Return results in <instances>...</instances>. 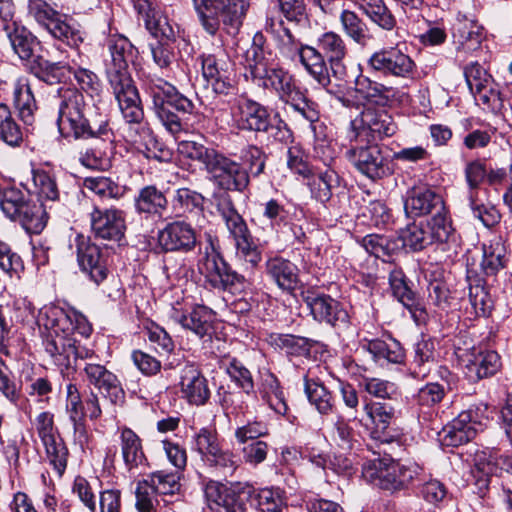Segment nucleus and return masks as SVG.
Listing matches in <instances>:
<instances>
[{"label": "nucleus", "mask_w": 512, "mask_h": 512, "mask_svg": "<svg viewBox=\"0 0 512 512\" xmlns=\"http://www.w3.org/2000/svg\"><path fill=\"white\" fill-rule=\"evenodd\" d=\"M69 73L81 90L75 87L58 89L57 126L63 137L75 139H100L104 144L113 142L114 133L106 103L99 96L101 82L92 70L72 61Z\"/></svg>", "instance_id": "f257e3e1"}, {"label": "nucleus", "mask_w": 512, "mask_h": 512, "mask_svg": "<svg viewBox=\"0 0 512 512\" xmlns=\"http://www.w3.org/2000/svg\"><path fill=\"white\" fill-rule=\"evenodd\" d=\"M37 321L40 326H44L49 331L45 351L63 373L64 370L72 367L77 344L66 310L54 305L45 306L39 310Z\"/></svg>", "instance_id": "f03ea898"}, {"label": "nucleus", "mask_w": 512, "mask_h": 512, "mask_svg": "<svg viewBox=\"0 0 512 512\" xmlns=\"http://www.w3.org/2000/svg\"><path fill=\"white\" fill-rule=\"evenodd\" d=\"M347 138L349 146L345 156L361 174L371 180L382 179L391 174L389 160L378 144L367 139V130L355 129L352 124Z\"/></svg>", "instance_id": "7ed1b4c3"}, {"label": "nucleus", "mask_w": 512, "mask_h": 512, "mask_svg": "<svg viewBox=\"0 0 512 512\" xmlns=\"http://www.w3.org/2000/svg\"><path fill=\"white\" fill-rule=\"evenodd\" d=\"M0 207L7 218L18 222L29 234L45 228L48 215L43 204L34 201L28 191L11 186L0 190Z\"/></svg>", "instance_id": "20e7f679"}, {"label": "nucleus", "mask_w": 512, "mask_h": 512, "mask_svg": "<svg viewBox=\"0 0 512 512\" xmlns=\"http://www.w3.org/2000/svg\"><path fill=\"white\" fill-rule=\"evenodd\" d=\"M208 245L200 254L197 262L198 272L205 283L218 291L236 292L245 287V276L231 268L219 251L217 241L207 236Z\"/></svg>", "instance_id": "39448f33"}, {"label": "nucleus", "mask_w": 512, "mask_h": 512, "mask_svg": "<svg viewBox=\"0 0 512 512\" xmlns=\"http://www.w3.org/2000/svg\"><path fill=\"white\" fill-rule=\"evenodd\" d=\"M107 47L111 59L106 62V76L114 96L137 91L128 72V63L136 57V48L123 35H111Z\"/></svg>", "instance_id": "423d86ee"}, {"label": "nucleus", "mask_w": 512, "mask_h": 512, "mask_svg": "<svg viewBox=\"0 0 512 512\" xmlns=\"http://www.w3.org/2000/svg\"><path fill=\"white\" fill-rule=\"evenodd\" d=\"M122 117L128 124L126 137L133 144L144 145L147 158L161 159L149 144L157 145L148 124L144 121V111L139 92L133 91L115 96Z\"/></svg>", "instance_id": "0eeeda50"}, {"label": "nucleus", "mask_w": 512, "mask_h": 512, "mask_svg": "<svg viewBox=\"0 0 512 512\" xmlns=\"http://www.w3.org/2000/svg\"><path fill=\"white\" fill-rule=\"evenodd\" d=\"M415 464H402L394 460L375 459L363 467V477L381 489L397 491L406 488L419 474Z\"/></svg>", "instance_id": "6e6552de"}, {"label": "nucleus", "mask_w": 512, "mask_h": 512, "mask_svg": "<svg viewBox=\"0 0 512 512\" xmlns=\"http://www.w3.org/2000/svg\"><path fill=\"white\" fill-rule=\"evenodd\" d=\"M486 420H488V406L486 404L479 403L470 406L443 428V445L457 447L471 441Z\"/></svg>", "instance_id": "1a4fd4ad"}, {"label": "nucleus", "mask_w": 512, "mask_h": 512, "mask_svg": "<svg viewBox=\"0 0 512 512\" xmlns=\"http://www.w3.org/2000/svg\"><path fill=\"white\" fill-rule=\"evenodd\" d=\"M209 179L222 191L244 192L250 183L248 170L241 163L217 151L206 169Z\"/></svg>", "instance_id": "9d476101"}, {"label": "nucleus", "mask_w": 512, "mask_h": 512, "mask_svg": "<svg viewBox=\"0 0 512 512\" xmlns=\"http://www.w3.org/2000/svg\"><path fill=\"white\" fill-rule=\"evenodd\" d=\"M367 67L384 77L415 79L417 75L415 61L397 47L375 51L368 58Z\"/></svg>", "instance_id": "9b49d317"}, {"label": "nucleus", "mask_w": 512, "mask_h": 512, "mask_svg": "<svg viewBox=\"0 0 512 512\" xmlns=\"http://www.w3.org/2000/svg\"><path fill=\"white\" fill-rule=\"evenodd\" d=\"M302 298L313 320L334 328H344L349 324V314L343 304L329 294L307 289Z\"/></svg>", "instance_id": "f8f14e48"}, {"label": "nucleus", "mask_w": 512, "mask_h": 512, "mask_svg": "<svg viewBox=\"0 0 512 512\" xmlns=\"http://www.w3.org/2000/svg\"><path fill=\"white\" fill-rule=\"evenodd\" d=\"M75 241L77 262L81 271L99 285L108 278L110 273L108 253L83 235H77Z\"/></svg>", "instance_id": "ddd939ff"}, {"label": "nucleus", "mask_w": 512, "mask_h": 512, "mask_svg": "<svg viewBox=\"0 0 512 512\" xmlns=\"http://www.w3.org/2000/svg\"><path fill=\"white\" fill-rule=\"evenodd\" d=\"M202 75L216 94L228 95L235 89L233 65L224 52L202 56Z\"/></svg>", "instance_id": "4468645a"}, {"label": "nucleus", "mask_w": 512, "mask_h": 512, "mask_svg": "<svg viewBox=\"0 0 512 512\" xmlns=\"http://www.w3.org/2000/svg\"><path fill=\"white\" fill-rule=\"evenodd\" d=\"M81 375L83 381L90 388L93 386L103 394L113 405H122L125 402V391L118 376L108 370L104 365L86 362Z\"/></svg>", "instance_id": "2eb2a0df"}, {"label": "nucleus", "mask_w": 512, "mask_h": 512, "mask_svg": "<svg viewBox=\"0 0 512 512\" xmlns=\"http://www.w3.org/2000/svg\"><path fill=\"white\" fill-rule=\"evenodd\" d=\"M91 232L96 239L120 242L125 235L124 211L117 208L94 207L90 213Z\"/></svg>", "instance_id": "dca6fc26"}, {"label": "nucleus", "mask_w": 512, "mask_h": 512, "mask_svg": "<svg viewBox=\"0 0 512 512\" xmlns=\"http://www.w3.org/2000/svg\"><path fill=\"white\" fill-rule=\"evenodd\" d=\"M158 245L164 252L189 253L197 246V234L185 220L169 222L159 230Z\"/></svg>", "instance_id": "f3484780"}, {"label": "nucleus", "mask_w": 512, "mask_h": 512, "mask_svg": "<svg viewBox=\"0 0 512 512\" xmlns=\"http://www.w3.org/2000/svg\"><path fill=\"white\" fill-rule=\"evenodd\" d=\"M143 89L151 99L161 98L169 108H175L178 112L192 114L195 105L191 99L181 94L175 86L169 82L151 75H143Z\"/></svg>", "instance_id": "a211bd4d"}, {"label": "nucleus", "mask_w": 512, "mask_h": 512, "mask_svg": "<svg viewBox=\"0 0 512 512\" xmlns=\"http://www.w3.org/2000/svg\"><path fill=\"white\" fill-rule=\"evenodd\" d=\"M179 385L182 398L191 405H205L210 398L208 381L195 364L188 363L181 369Z\"/></svg>", "instance_id": "6ab92c4d"}, {"label": "nucleus", "mask_w": 512, "mask_h": 512, "mask_svg": "<svg viewBox=\"0 0 512 512\" xmlns=\"http://www.w3.org/2000/svg\"><path fill=\"white\" fill-rule=\"evenodd\" d=\"M213 312L204 305H195L189 312L173 308L170 314L171 320L181 325L182 328L191 331L199 338L210 335L213 323Z\"/></svg>", "instance_id": "aec40b11"}, {"label": "nucleus", "mask_w": 512, "mask_h": 512, "mask_svg": "<svg viewBox=\"0 0 512 512\" xmlns=\"http://www.w3.org/2000/svg\"><path fill=\"white\" fill-rule=\"evenodd\" d=\"M265 43L264 35L258 32L254 35L251 46L244 53L245 75L248 77L249 74L252 81L275 63L274 55Z\"/></svg>", "instance_id": "412c9836"}, {"label": "nucleus", "mask_w": 512, "mask_h": 512, "mask_svg": "<svg viewBox=\"0 0 512 512\" xmlns=\"http://www.w3.org/2000/svg\"><path fill=\"white\" fill-rule=\"evenodd\" d=\"M317 45L329 63L333 77L340 79L344 76L346 69L342 61L348 52L344 39L336 32L328 31L318 37Z\"/></svg>", "instance_id": "4be33fe9"}, {"label": "nucleus", "mask_w": 512, "mask_h": 512, "mask_svg": "<svg viewBox=\"0 0 512 512\" xmlns=\"http://www.w3.org/2000/svg\"><path fill=\"white\" fill-rule=\"evenodd\" d=\"M216 18L223 30L229 35H235L246 16L250 6V0H214Z\"/></svg>", "instance_id": "5701e85b"}, {"label": "nucleus", "mask_w": 512, "mask_h": 512, "mask_svg": "<svg viewBox=\"0 0 512 512\" xmlns=\"http://www.w3.org/2000/svg\"><path fill=\"white\" fill-rule=\"evenodd\" d=\"M238 121L242 129L263 132L270 127V114L266 107L247 98H241L237 103Z\"/></svg>", "instance_id": "b1692460"}, {"label": "nucleus", "mask_w": 512, "mask_h": 512, "mask_svg": "<svg viewBox=\"0 0 512 512\" xmlns=\"http://www.w3.org/2000/svg\"><path fill=\"white\" fill-rule=\"evenodd\" d=\"M362 348L367 351L375 363L384 366L387 364H401L405 360V350L401 343L394 338L365 339Z\"/></svg>", "instance_id": "393cba45"}, {"label": "nucleus", "mask_w": 512, "mask_h": 512, "mask_svg": "<svg viewBox=\"0 0 512 512\" xmlns=\"http://www.w3.org/2000/svg\"><path fill=\"white\" fill-rule=\"evenodd\" d=\"M266 275L284 292L294 291L299 282L298 268L290 260L280 256L267 259Z\"/></svg>", "instance_id": "a878e982"}, {"label": "nucleus", "mask_w": 512, "mask_h": 512, "mask_svg": "<svg viewBox=\"0 0 512 512\" xmlns=\"http://www.w3.org/2000/svg\"><path fill=\"white\" fill-rule=\"evenodd\" d=\"M453 38L458 50L474 51L484 38L483 27L476 19L459 13L457 22L453 26Z\"/></svg>", "instance_id": "bb28decb"}, {"label": "nucleus", "mask_w": 512, "mask_h": 512, "mask_svg": "<svg viewBox=\"0 0 512 512\" xmlns=\"http://www.w3.org/2000/svg\"><path fill=\"white\" fill-rule=\"evenodd\" d=\"M13 106L21 121L31 126L38 109L32 85L25 77L18 78L13 85Z\"/></svg>", "instance_id": "cd10ccee"}, {"label": "nucleus", "mask_w": 512, "mask_h": 512, "mask_svg": "<svg viewBox=\"0 0 512 512\" xmlns=\"http://www.w3.org/2000/svg\"><path fill=\"white\" fill-rule=\"evenodd\" d=\"M253 82L259 87L274 91L281 101L297 88L294 77L277 63H274Z\"/></svg>", "instance_id": "c85d7f7f"}, {"label": "nucleus", "mask_w": 512, "mask_h": 512, "mask_svg": "<svg viewBox=\"0 0 512 512\" xmlns=\"http://www.w3.org/2000/svg\"><path fill=\"white\" fill-rule=\"evenodd\" d=\"M331 161L332 158L324 161L327 166L325 170L315 168L311 176L305 178L312 198L321 203L328 202L332 197V189L339 185V175L329 168Z\"/></svg>", "instance_id": "c756f323"}, {"label": "nucleus", "mask_w": 512, "mask_h": 512, "mask_svg": "<svg viewBox=\"0 0 512 512\" xmlns=\"http://www.w3.org/2000/svg\"><path fill=\"white\" fill-rule=\"evenodd\" d=\"M501 368L499 354L493 350L473 353L466 364V375L470 381L476 382L495 375Z\"/></svg>", "instance_id": "7c9ffc66"}, {"label": "nucleus", "mask_w": 512, "mask_h": 512, "mask_svg": "<svg viewBox=\"0 0 512 512\" xmlns=\"http://www.w3.org/2000/svg\"><path fill=\"white\" fill-rule=\"evenodd\" d=\"M442 197L431 189H413L404 203L405 212L412 216H423L443 210Z\"/></svg>", "instance_id": "2f4dec72"}, {"label": "nucleus", "mask_w": 512, "mask_h": 512, "mask_svg": "<svg viewBox=\"0 0 512 512\" xmlns=\"http://www.w3.org/2000/svg\"><path fill=\"white\" fill-rule=\"evenodd\" d=\"M356 91L368 103L387 106L396 99L398 90L367 76L361 75L356 80Z\"/></svg>", "instance_id": "473e14b6"}, {"label": "nucleus", "mask_w": 512, "mask_h": 512, "mask_svg": "<svg viewBox=\"0 0 512 512\" xmlns=\"http://www.w3.org/2000/svg\"><path fill=\"white\" fill-rule=\"evenodd\" d=\"M389 284L393 296L413 315L416 312L424 311L420 299L408 285L407 278L401 269L394 268L391 270Z\"/></svg>", "instance_id": "72a5a7b5"}, {"label": "nucleus", "mask_w": 512, "mask_h": 512, "mask_svg": "<svg viewBox=\"0 0 512 512\" xmlns=\"http://www.w3.org/2000/svg\"><path fill=\"white\" fill-rule=\"evenodd\" d=\"M301 64L308 74L321 86H327L331 79L327 60L319 48L305 45L298 54Z\"/></svg>", "instance_id": "f704fd0d"}, {"label": "nucleus", "mask_w": 512, "mask_h": 512, "mask_svg": "<svg viewBox=\"0 0 512 512\" xmlns=\"http://www.w3.org/2000/svg\"><path fill=\"white\" fill-rule=\"evenodd\" d=\"M45 29L56 39L66 43L71 47H77L83 42L82 32L79 25L67 15L57 12Z\"/></svg>", "instance_id": "c9c22d12"}, {"label": "nucleus", "mask_w": 512, "mask_h": 512, "mask_svg": "<svg viewBox=\"0 0 512 512\" xmlns=\"http://www.w3.org/2000/svg\"><path fill=\"white\" fill-rule=\"evenodd\" d=\"M259 394L261 399L279 415H285L288 406L284 397V392L278 378L271 372L262 375L259 386Z\"/></svg>", "instance_id": "e433bc0d"}, {"label": "nucleus", "mask_w": 512, "mask_h": 512, "mask_svg": "<svg viewBox=\"0 0 512 512\" xmlns=\"http://www.w3.org/2000/svg\"><path fill=\"white\" fill-rule=\"evenodd\" d=\"M204 197L202 194L189 188H179L172 199V208L177 216L195 217L203 216Z\"/></svg>", "instance_id": "4c0bfd02"}, {"label": "nucleus", "mask_w": 512, "mask_h": 512, "mask_svg": "<svg viewBox=\"0 0 512 512\" xmlns=\"http://www.w3.org/2000/svg\"><path fill=\"white\" fill-rule=\"evenodd\" d=\"M203 491L210 512H220L240 496L231 486L215 480L207 481Z\"/></svg>", "instance_id": "58836bf2"}, {"label": "nucleus", "mask_w": 512, "mask_h": 512, "mask_svg": "<svg viewBox=\"0 0 512 512\" xmlns=\"http://www.w3.org/2000/svg\"><path fill=\"white\" fill-rule=\"evenodd\" d=\"M8 37L13 51L21 60H29L34 54L35 47L39 44L37 38L24 26L17 22L3 29Z\"/></svg>", "instance_id": "ea45409f"}, {"label": "nucleus", "mask_w": 512, "mask_h": 512, "mask_svg": "<svg viewBox=\"0 0 512 512\" xmlns=\"http://www.w3.org/2000/svg\"><path fill=\"white\" fill-rule=\"evenodd\" d=\"M304 391L309 403L322 415H329L336 409L332 393L319 381L304 376Z\"/></svg>", "instance_id": "a19ab883"}, {"label": "nucleus", "mask_w": 512, "mask_h": 512, "mask_svg": "<svg viewBox=\"0 0 512 512\" xmlns=\"http://www.w3.org/2000/svg\"><path fill=\"white\" fill-rule=\"evenodd\" d=\"M364 125L358 129L367 130V139L372 136L373 140L376 138L382 139L383 137H390L396 133L397 125L391 115L385 111L381 112H368L364 115ZM357 129L356 127H354Z\"/></svg>", "instance_id": "79ce46f5"}, {"label": "nucleus", "mask_w": 512, "mask_h": 512, "mask_svg": "<svg viewBox=\"0 0 512 512\" xmlns=\"http://www.w3.org/2000/svg\"><path fill=\"white\" fill-rule=\"evenodd\" d=\"M120 446L125 465L132 469L145 460L140 437L128 427L120 429Z\"/></svg>", "instance_id": "37998d69"}, {"label": "nucleus", "mask_w": 512, "mask_h": 512, "mask_svg": "<svg viewBox=\"0 0 512 512\" xmlns=\"http://www.w3.org/2000/svg\"><path fill=\"white\" fill-rule=\"evenodd\" d=\"M167 205L165 194L154 185L143 187L135 197V208L138 213L161 215Z\"/></svg>", "instance_id": "c03bdc74"}, {"label": "nucleus", "mask_w": 512, "mask_h": 512, "mask_svg": "<svg viewBox=\"0 0 512 512\" xmlns=\"http://www.w3.org/2000/svg\"><path fill=\"white\" fill-rule=\"evenodd\" d=\"M436 361L435 343L431 339H422L414 347L413 370L411 374L415 378L426 377Z\"/></svg>", "instance_id": "a18cd8bd"}, {"label": "nucleus", "mask_w": 512, "mask_h": 512, "mask_svg": "<svg viewBox=\"0 0 512 512\" xmlns=\"http://www.w3.org/2000/svg\"><path fill=\"white\" fill-rule=\"evenodd\" d=\"M23 139V129L14 118L10 107L0 102V141L11 147H18Z\"/></svg>", "instance_id": "49530a36"}, {"label": "nucleus", "mask_w": 512, "mask_h": 512, "mask_svg": "<svg viewBox=\"0 0 512 512\" xmlns=\"http://www.w3.org/2000/svg\"><path fill=\"white\" fill-rule=\"evenodd\" d=\"M359 7L380 28L390 31L396 26V18L383 0H362Z\"/></svg>", "instance_id": "de8ad7c7"}, {"label": "nucleus", "mask_w": 512, "mask_h": 512, "mask_svg": "<svg viewBox=\"0 0 512 512\" xmlns=\"http://www.w3.org/2000/svg\"><path fill=\"white\" fill-rule=\"evenodd\" d=\"M279 25L281 29L276 31L274 28V21L270 20V22H267L266 29L268 31L270 30L272 34H275L277 46L280 52L285 57L294 59L301 52L305 44H302L288 28L284 27L282 21Z\"/></svg>", "instance_id": "09e8293b"}, {"label": "nucleus", "mask_w": 512, "mask_h": 512, "mask_svg": "<svg viewBox=\"0 0 512 512\" xmlns=\"http://www.w3.org/2000/svg\"><path fill=\"white\" fill-rule=\"evenodd\" d=\"M340 22L344 33L349 38L357 44L366 45L370 39L368 27L355 12L342 10L340 14Z\"/></svg>", "instance_id": "8fccbe9b"}, {"label": "nucleus", "mask_w": 512, "mask_h": 512, "mask_svg": "<svg viewBox=\"0 0 512 512\" xmlns=\"http://www.w3.org/2000/svg\"><path fill=\"white\" fill-rule=\"evenodd\" d=\"M426 226L433 242L447 243L454 238V228L445 206L435 213Z\"/></svg>", "instance_id": "3c124183"}, {"label": "nucleus", "mask_w": 512, "mask_h": 512, "mask_svg": "<svg viewBox=\"0 0 512 512\" xmlns=\"http://www.w3.org/2000/svg\"><path fill=\"white\" fill-rule=\"evenodd\" d=\"M400 238L403 246L413 252L422 251L434 243L427 226L422 224L414 223L407 226L406 229L401 232Z\"/></svg>", "instance_id": "603ef678"}, {"label": "nucleus", "mask_w": 512, "mask_h": 512, "mask_svg": "<svg viewBox=\"0 0 512 512\" xmlns=\"http://www.w3.org/2000/svg\"><path fill=\"white\" fill-rule=\"evenodd\" d=\"M274 343L286 354L298 357H308L311 353L314 341L301 336L291 334H278Z\"/></svg>", "instance_id": "864d4df0"}, {"label": "nucleus", "mask_w": 512, "mask_h": 512, "mask_svg": "<svg viewBox=\"0 0 512 512\" xmlns=\"http://www.w3.org/2000/svg\"><path fill=\"white\" fill-rule=\"evenodd\" d=\"M203 462L210 468L218 470L225 475L233 474L239 466L237 456L233 451L224 449L222 444L218 446L209 456L204 458Z\"/></svg>", "instance_id": "5fc2aeb1"}, {"label": "nucleus", "mask_w": 512, "mask_h": 512, "mask_svg": "<svg viewBox=\"0 0 512 512\" xmlns=\"http://www.w3.org/2000/svg\"><path fill=\"white\" fill-rule=\"evenodd\" d=\"M69 73V64L50 62L44 60L34 68V75L48 85H56L63 82Z\"/></svg>", "instance_id": "6e6d98bb"}, {"label": "nucleus", "mask_w": 512, "mask_h": 512, "mask_svg": "<svg viewBox=\"0 0 512 512\" xmlns=\"http://www.w3.org/2000/svg\"><path fill=\"white\" fill-rule=\"evenodd\" d=\"M20 382L26 386L30 396L47 397L53 390L51 381L47 377L36 376L29 365L23 367Z\"/></svg>", "instance_id": "4d7b16f0"}, {"label": "nucleus", "mask_w": 512, "mask_h": 512, "mask_svg": "<svg viewBox=\"0 0 512 512\" xmlns=\"http://www.w3.org/2000/svg\"><path fill=\"white\" fill-rule=\"evenodd\" d=\"M192 448L198 452L202 461L221 445L219 434L215 427H203L193 436Z\"/></svg>", "instance_id": "13d9d810"}, {"label": "nucleus", "mask_w": 512, "mask_h": 512, "mask_svg": "<svg viewBox=\"0 0 512 512\" xmlns=\"http://www.w3.org/2000/svg\"><path fill=\"white\" fill-rule=\"evenodd\" d=\"M282 101L290 105L296 112H298L305 120L311 124L319 120V111L317 110V105L313 101L308 100L298 87Z\"/></svg>", "instance_id": "bf43d9fd"}, {"label": "nucleus", "mask_w": 512, "mask_h": 512, "mask_svg": "<svg viewBox=\"0 0 512 512\" xmlns=\"http://www.w3.org/2000/svg\"><path fill=\"white\" fill-rule=\"evenodd\" d=\"M83 187L101 199H116L121 195L119 185L104 176L84 178Z\"/></svg>", "instance_id": "052dcab7"}, {"label": "nucleus", "mask_w": 512, "mask_h": 512, "mask_svg": "<svg viewBox=\"0 0 512 512\" xmlns=\"http://www.w3.org/2000/svg\"><path fill=\"white\" fill-rule=\"evenodd\" d=\"M235 247L237 258L246 265L247 269L253 271L262 261V252L251 234L235 241Z\"/></svg>", "instance_id": "680f3d73"}, {"label": "nucleus", "mask_w": 512, "mask_h": 512, "mask_svg": "<svg viewBox=\"0 0 512 512\" xmlns=\"http://www.w3.org/2000/svg\"><path fill=\"white\" fill-rule=\"evenodd\" d=\"M249 496H253L257 507L261 512H283L287 506L278 490L264 488L261 490H250Z\"/></svg>", "instance_id": "e2e57ef3"}, {"label": "nucleus", "mask_w": 512, "mask_h": 512, "mask_svg": "<svg viewBox=\"0 0 512 512\" xmlns=\"http://www.w3.org/2000/svg\"><path fill=\"white\" fill-rule=\"evenodd\" d=\"M153 109L162 123V125L173 135H177L182 131L186 130V123L180 118V116L164 104L161 98L152 99Z\"/></svg>", "instance_id": "0e129e2a"}, {"label": "nucleus", "mask_w": 512, "mask_h": 512, "mask_svg": "<svg viewBox=\"0 0 512 512\" xmlns=\"http://www.w3.org/2000/svg\"><path fill=\"white\" fill-rule=\"evenodd\" d=\"M177 150L182 156L202 163L205 170L217 152L213 148H208L201 143L191 140L180 141L177 145Z\"/></svg>", "instance_id": "69168bd1"}, {"label": "nucleus", "mask_w": 512, "mask_h": 512, "mask_svg": "<svg viewBox=\"0 0 512 512\" xmlns=\"http://www.w3.org/2000/svg\"><path fill=\"white\" fill-rule=\"evenodd\" d=\"M446 392L445 386L437 382L427 383L421 387L415 396L421 412L425 413L424 409H433L439 405L445 398Z\"/></svg>", "instance_id": "338daca9"}, {"label": "nucleus", "mask_w": 512, "mask_h": 512, "mask_svg": "<svg viewBox=\"0 0 512 512\" xmlns=\"http://www.w3.org/2000/svg\"><path fill=\"white\" fill-rule=\"evenodd\" d=\"M46 455L54 469L61 475L67 466L68 450L64 441L56 435L49 438V440L42 441Z\"/></svg>", "instance_id": "774afa93"}]
</instances>
